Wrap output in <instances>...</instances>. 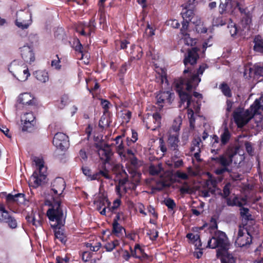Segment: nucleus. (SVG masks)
<instances>
[{
	"instance_id": "obj_1",
	"label": "nucleus",
	"mask_w": 263,
	"mask_h": 263,
	"mask_svg": "<svg viewBox=\"0 0 263 263\" xmlns=\"http://www.w3.org/2000/svg\"><path fill=\"white\" fill-rule=\"evenodd\" d=\"M197 51L198 49L195 47L187 50V54L183 60V63L186 67L183 71L184 75L174 82L176 91L179 95L181 101L180 106L186 102V105L184 107L185 108H188L191 102L193 101L190 91L195 89L198 86L201 81L199 76L202 74L206 68V65L203 64L199 67L197 73H192V69L188 66L189 65L193 66L196 64L199 58Z\"/></svg>"
},
{
	"instance_id": "obj_2",
	"label": "nucleus",
	"mask_w": 263,
	"mask_h": 263,
	"mask_svg": "<svg viewBox=\"0 0 263 263\" xmlns=\"http://www.w3.org/2000/svg\"><path fill=\"white\" fill-rule=\"evenodd\" d=\"M229 245L226 234L221 231H217L208 240L207 247L218 248L216 256L220 259L221 263H236V258L228 251Z\"/></svg>"
},
{
	"instance_id": "obj_3",
	"label": "nucleus",
	"mask_w": 263,
	"mask_h": 263,
	"mask_svg": "<svg viewBox=\"0 0 263 263\" xmlns=\"http://www.w3.org/2000/svg\"><path fill=\"white\" fill-rule=\"evenodd\" d=\"M245 157L243 155L238 154L237 150L234 147H229L223 154L216 157H212L211 160L221 166L215 171L217 175H222L226 171H230L229 166L233 162L237 165L238 168H240L244 164Z\"/></svg>"
},
{
	"instance_id": "obj_4",
	"label": "nucleus",
	"mask_w": 263,
	"mask_h": 263,
	"mask_svg": "<svg viewBox=\"0 0 263 263\" xmlns=\"http://www.w3.org/2000/svg\"><path fill=\"white\" fill-rule=\"evenodd\" d=\"M51 208L47 211V215L50 221L51 226L54 229V235L62 242L66 241L65 236L61 230L65 224L66 216L62 210L61 202L54 201Z\"/></svg>"
},
{
	"instance_id": "obj_5",
	"label": "nucleus",
	"mask_w": 263,
	"mask_h": 263,
	"mask_svg": "<svg viewBox=\"0 0 263 263\" xmlns=\"http://www.w3.org/2000/svg\"><path fill=\"white\" fill-rule=\"evenodd\" d=\"M263 111V97L256 99L248 109L237 108L233 112V118L239 127H242L247 124L257 114H260Z\"/></svg>"
},
{
	"instance_id": "obj_6",
	"label": "nucleus",
	"mask_w": 263,
	"mask_h": 263,
	"mask_svg": "<svg viewBox=\"0 0 263 263\" xmlns=\"http://www.w3.org/2000/svg\"><path fill=\"white\" fill-rule=\"evenodd\" d=\"M37 170L35 171L30 178L29 181L34 187H37L45 182L46 178L47 168L44 166L43 160L38 157L34 159Z\"/></svg>"
},
{
	"instance_id": "obj_7",
	"label": "nucleus",
	"mask_w": 263,
	"mask_h": 263,
	"mask_svg": "<svg viewBox=\"0 0 263 263\" xmlns=\"http://www.w3.org/2000/svg\"><path fill=\"white\" fill-rule=\"evenodd\" d=\"M9 70L20 81H26L30 76L26 65L22 62L13 61L9 66Z\"/></svg>"
},
{
	"instance_id": "obj_8",
	"label": "nucleus",
	"mask_w": 263,
	"mask_h": 263,
	"mask_svg": "<svg viewBox=\"0 0 263 263\" xmlns=\"http://www.w3.org/2000/svg\"><path fill=\"white\" fill-rule=\"evenodd\" d=\"M219 6V13L221 14L235 13L238 9L241 13H245V9L241 8L238 3L234 0H220Z\"/></svg>"
},
{
	"instance_id": "obj_9",
	"label": "nucleus",
	"mask_w": 263,
	"mask_h": 263,
	"mask_svg": "<svg viewBox=\"0 0 263 263\" xmlns=\"http://www.w3.org/2000/svg\"><path fill=\"white\" fill-rule=\"evenodd\" d=\"M252 242V236L247 228L239 227L235 245L239 247H243L249 245Z\"/></svg>"
},
{
	"instance_id": "obj_10",
	"label": "nucleus",
	"mask_w": 263,
	"mask_h": 263,
	"mask_svg": "<svg viewBox=\"0 0 263 263\" xmlns=\"http://www.w3.org/2000/svg\"><path fill=\"white\" fill-rule=\"evenodd\" d=\"M168 135L167 145L168 149L173 153V158H178L180 157V152L178 149L179 134L175 133L174 134Z\"/></svg>"
},
{
	"instance_id": "obj_11",
	"label": "nucleus",
	"mask_w": 263,
	"mask_h": 263,
	"mask_svg": "<svg viewBox=\"0 0 263 263\" xmlns=\"http://www.w3.org/2000/svg\"><path fill=\"white\" fill-rule=\"evenodd\" d=\"M53 145L61 151H65L69 146L68 137L62 133H57L53 139Z\"/></svg>"
},
{
	"instance_id": "obj_12",
	"label": "nucleus",
	"mask_w": 263,
	"mask_h": 263,
	"mask_svg": "<svg viewBox=\"0 0 263 263\" xmlns=\"http://www.w3.org/2000/svg\"><path fill=\"white\" fill-rule=\"evenodd\" d=\"M174 98V93L169 91L161 92L156 96L157 103L160 108L163 107V103L171 104Z\"/></svg>"
},
{
	"instance_id": "obj_13",
	"label": "nucleus",
	"mask_w": 263,
	"mask_h": 263,
	"mask_svg": "<svg viewBox=\"0 0 263 263\" xmlns=\"http://www.w3.org/2000/svg\"><path fill=\"white\" fill-rule=\"evenodd\" d=\"M65 187V182L62 178H57L52 182L51 190L55 194L61 195Z\"/></svg>"
},
{
	"instance_id": "obj_14",
	"label": "nucleus",
	"mask_w": 263,
	"mask_h": 263,
	"mask_svg": "<svg viewBox=\"0 0 263 263\" xmlns=\"http://www.w3.org/2000/svg\"><path fill=\"white\" fill-rule=\"evenodd\" d=\"M99 155L100 156V158L104 160L105 163H109L112 153L110 146L108 144H104L99 148Z\"/></svg>"
},
{
	"instance_id": "obj_15",
	"label": "nucleus",
	"mask_w": 263,
	"mask_h": 263,
	"mask_svg": "<svg viewBox=\"0 0 263 263\" xmlns=\"http://www.w3.org/2000/svg\"><path fill=\"white\" fill-rule=\"evenodd\" d=\"M22 58L26 62L31 63L34 61L35 58L32 49L28 46H24L21 48Z\"/></svg>"
},
{
	"instance_id": "obj_16",
	"label": "nucleus",
	"mask_w": 263,
	"mask_h": 263,
	"mask_svg": "<svg viewBox=\"0 0 263 263\" xmlns=\"http://www.w3.org/2000/svg\"><path fill=\"white\" fill-rule=\"evenodd\" d=\"M30 218H31V224L36 228L42 226L43 215L39 212L36 213L32 211L30 215H27L26 216V219L27 221H29Z\"/></svg>"
},
{
	"instance_id": "obj_17",
	"label": "nucleus",
	"mask_w": 263,
	"mask_h": 263,
	"mask_svg": "<svg viewBox=\"0 0 263 263\" xmlns=\"http://www.w3.org/2000/svg\"><path fill=\"white\" fill-rule=\"evenodd\" d=\"M18 101L25 105H33L35 104L34 97L30 93H23L20 95Z\"/></svg>"
},
{
	"instance_id": "obj_18",
	"label": "nucleus",
	"mask_w": 263,
	"mask_h": 263,
	"mask_svg": "<svg viewBox=\"0 0 263 263\" xmlns=\"http://www.w3.org/2000/svg\"><path fill=\"white\" fill-rule=\"evenodd\" d=\"M217 180L211 177L209 179L206 180L203 187L209 190L211 194H215L216 189L219 190L217 188Z\"/></svg>"
},
{
	"instance_id": "obj_19",
	"label": "nucleus",
	"mask_w": 263,
	"mask_h": 263,
	"mask_svg": "<svg viewBox=\"0 0 263 263\" xmlns=\"http://www.w3.org/2000/svg\"><path fill=\"white\" fill-rule=\"evenodd\" d=\"M185 9V11L182 12L181 14L184 21H187L189 22L191 21L194 16V12L193 9L194 6H189L187 4L182 5Z\"/></svg>"
},
{
	"instance_id": "obj_20",
	"label": "nucleus",
	"mask_w": 263,
	"mask_h": 263,
	"mask_svg": "<svg viewBox=\"0 0 263 263\" xmlns=\"http://www.w3.org/2000/svg\"><path fill=\"white\" fill-rule=\"evenodd\" d=\"M151 120H152L154 125H152L151 123L152 122L150 121V122L146 124L147 128H151L152 130H155L157 127L160 126L161 123V116L159 115V114H158V112L154 114Z\"/></svg>"
},
{
	"instance_id": "obj_21",
	"label": "nucleus",
	"mask_w": 263,
	"mask_h": 263,
	"mask_svg": "<svg viewBox=\"0 0 263 263\" xmlns=\"http://www.w3.org/2000/svg\"><path fill=\"white\" fill-rule=\"evenodd\" d=\"M231 137V134L227 128H224L223 132L220 135V146H223L227 144Z\"/></svg>"
},
{
	"instance_id": "obj_22",
	"label": "nucleus",
	"mask_w": 263,
	"mask_h": 263,
	"mask_svg": "<svg viewBox=\"0 0 263 263\" xmlns=\"http://www.w3.org/2000/svg\"><path fill=\"white\" fill-rule=\"evenodd\" d=\"M34 74L36 79L42 83H45L48 81V74L45 70H37L35 71Z\"/></svg>"
},
{
	"instance_id": "obj_23",
	"label": "nucleus",
	"mask_w": 263,
	"mask_h": 263,
	"mask_svg": "<svg viewBox=\"0 0 263 263\" xmlns=\"http://www.w3.org/2000/svg\"><path fill=\"white\" fill-rule=\"evenodd\" d=\"M132 256L138 258L145 259L147 257V255L144 253L143 250L140 247L139 245H136L135 247V251H132Z\"/></svg>"
},
{
	"instance_id": "obj_24",
	"label": "nucleus",
	"mask_w": 263,
	"mask_h": 263,
	"mask_svg": "<svg viewBox=\"0 0 263 263\" xmlns=\"http://www.w3.org/2000/svg\"><path fill=\"white\" fill-rule=\"evenodd\" d=\"M7 224L11 229H14L17 227V221L16 219L13 216V214L11 213L7 217L6 219L3 222Z\"/></svg>"
},
{
	"instance_id": "obj_25",
	"label": "nucleus",
	"mask_w": 263,
	"mask_h": 263,
	"mask_svg": "<svg viewBox=\"0 0 263 263\" xmlns=\"http://www.w3.org/2000/svg\"><path fill=\"white\" fill-rule=\"evenodd\" d=\"M254 49L257 52L263 53V40L260 36H256L254 40Z\"/></svg>"
},
{
	"instance_id": "obj_26",
	"label": "nucleus",
	"mask_w": 263,
	"mask_h": 263,
	"mask_svg": "<svg viewBox=\"0 0 263 263\" xmlns=\"http://www.w3.org/2000/svg\"><path fill=\"white\" fill-rule=\"evenodd\" d=\"M100 176H103L104 178L107 179H111V177L108 174L107 170L100 171L99 172L96 173L92 175V177H91V180H98L100 178Z\"/></svg>"
},
{
	"instance_id": "obj_27",
	"label": "nucleus",
	"mask_w": 263,
	"mask_h": 263,
	"mask_svg": "<svg viewBox=\"0 0 263 263\" xmlns=\"http://www.w3.org/2000/svg\"><path fill=\"white\" fill-rule=\"evenodd\" d=\"M31 15L28 12H25L20 10L16 13V19L18 21H31Z\"/></svg>"
},
{
	"instance_id": "obj_28",
	"label": "nucleus",
	"mask_w": 263,
	"mask_h": 263,
	"mask_svg": "<svg viewBox=\"0 0 263 263\" xmlns=\"http://www.w3.org/2000/svg\"><path fill=\"white\" fill-rule=\"evenodd\" d=\"M181 124V120L178 119V120H175L172 127L168 131L167 134H173L175 133L179 134L180 130V125Z\"/></svg>"
},
{
	"instance_id": "obj_29",
	"label": "nucleus",
	"mask_w": 263,
	"mask_h": 263,
	"mask_svg": "<svg viewBox=\"0 0 263 263\" xmlns=\"http://www.w3.org/2000/svg\"><path fill=\"white\" fill-rule=\"evenodd\" d=\"M113 233L115 234L116 236L119 237L120 236V234L122 233V231H125V229L121 226L118 222H117V220L114 221L113 224Z\"/></svg>"
},
{
	"instance_id": "obj_30",
	"label": "nucleus",
	"mask_w": 263,
	"mask_h": 263,
	"mask_svg": "<svg viewBox=\"0 0 263 263\" xmlns=\"http://www.w3.org/2000/svg\"><path fill=\"white\" fill-rule=\"evenodd\" d=\"M10 213L5 209L3 204H0V222L3 223Z\"/></svg>"
},
{
	"instance_id": "obj_31",
	"label": "nucleus",
	"mask_w": 263,
	"mask_h": 263,
	"mask_svg": "<svg viewBox=\"0 0 263 263\" xmlns=\"http://www.w3.org/2000/svg\"><path fill=\"white\" fill-rule=\"evenodd\" d=\"M193 146L191 147V151H198V152H200V148L202 146L201 144V140L200 137H198L195 138L193 142Z\"/></svg>"
},
{
	"instance_id": "obj_32",
	"label": "nucleus",
	"mask_w": 263,
	"mask_h": 263,
	"mask_svg": "<svg viewBox=\"0 0 263 263\" xmlns=\"http://www.w3.org/2000/svg\"><path fill=\"white\" fill-rule=\"evenodd\" d=\"M240 214L241 217L247 220H252V215L249 212V210L246 208L240 209Z\"/></svg>"
},
{
	"instance_id": "obj_33",
	"label": "nucleus",
	"mask_w": 263,
	"mask_h": 263,
	"mask_svg": "<svg viewBox=\"0 0 263 263\" xmlns=\"http://www.w3.org/2000/svg\"><path fill=\"white\" fill-rule=\"evenodd\" d=\"M119 245V241L118 240H115L106 243L104 248L108 252L112 251L117 246Z\"/></svg>"
},
{
	"instance_id": "obj_34",
	"label": "nucleus",
	"mask_w": 263,
	"mask_h": 263,
	"mask_svg": "<svg viewBox=\"0 0 263 263\" xmlns=\"http://www.w3.org/2000/svg\"><path fill=\"white\" fill-rule=\"evenodd\" d=\"M162 170V164L159 163L156 165H151L149 167V172L153 175H158Z\"/></svg>"
},
{
	"instance_id": "obj_35",
	"label": "nucleus",
	"mask_w": 263,
	"mask_h": 263,
	"mask_svg": "<svg viewBox=\"0 0 263 263\" xmlns=\"http://www.w3.org/2000/svg\"><path fill=\"white\" fill-rule=\"evenodd\" d=\"M35 125V122H24L23 125L22 127V130L24 132H31L34 126Z\"/></svg>"
},
{
	"instance_id": "obj_36",
	"label": "nucleus",
	"mask_w": 263,
	"mask_h": 263,
	"mask_svg": "<svg viewBox=\"0 0 263 263\" xmlns=\"http://www.w3.org/2000/svg\"><path fill=\"white\" fill-rule=\"evenodd\" d=\"M232 185L230 183H227L223 188V193L220 195L224 198H228L231 193Z\"/></svg>"
},
{
	"instance_id": "obj_37",
	"label": "nucleus",
	"mask_w": 263,
	"mask_h": 263,
	"mask_svg": "<svg viewBox=\"0 0 263 263\" xmlns=\"http://www.w3.org/2000/svg\"><path fill=\"white\" fill-rule=\"evenodd\" d=\"M97 205V209L98 211H101V209L103 208L106 205L109 206L110 202H108V199L105 198H102L99 201L96 202Z\"/></svg>"
},
{
	"instance_id": "obj_38",
	"label": "nucleus",
	"mask_w": 263,
	"mask_h": 263,
	"mask_svg": "<svg viewBox=\"0 0 263 263\" xmlns=\"http://www.w3.org/2000/svg\"><path fill=\"white\" fill-rule=\"evenodd\" d=\"M186 237L191 240L194 241L195 242V246H200V240L199 235L198 234L194 235L192 233H189L186 235Z\"/></svg>"
},
{
	"instance_id": "obj_39",
	"label": "nucleus",
	"mask_w": 263,
	"mask_h": 263,
	"mask_svg": "<svg viewBox=\"0 0 263 263\" xmlns=\"http://www.w3.org/2000/svg\"><path fill=\"white\" fill-rule=\"evenodd\" d=\"M35 117L32 112H26L22 118V122H35L34 121Z\"/></svg>"
},
{
	"instance_id": "obj_40",
	"label": "nucleus",
	"mask_w": 263,
	"mask_h": 263,
	"mask_svg": "<svg viewBox=\"0 0 263 263\" xmlns=\"http://www.w3.org/2000/svg\"><path fill=\"white\" fill-rule=\"evenodd\" d=\"M24 197V194L18 193L13 195L12 194H9L6 195V200L8 202H14V200L17 198H22L23 199Z\"/></svg>"
},
{
	"instance_id": "obj_41",
	"label": "nucleus",
	"mask_w": 263,
	"mask_h": 263,
	"mask_svg": "<svg viewBox=\"0 0 263 263\" xmlns=\"http://www.w3.org/2000/svg\"><path fill=\"white\" fill-rule=\"evenodd\" d=\"M108 118L106 116H102L99 121V126L101 128H105L109 126Z\"/></svg>"
},
{
	"instance_id": "obj_42",
	"label": "nucleus",
	"mask_w": 263,
	"mask_h": 263,
	"mask_svg": "<svg viewBox=\"0 0 263 263\" xmlns=\"http://www.w3.org/2000/svg\"><path fill=\"white\" fill-rule=\"evenodd\" d=\"M16 25L23 29H27L29 25L30 24V21H18L16 20L15 21Z\"/></svg>"
},
{
	"instance_id": "obj_43",
	"label": "nucleus",
	"mask_w": 263,
	"mask_h": 263,
	"mask_svg": "<svg viewBox=\"0 0 263 263\" xmlns=\"http://www.w3.org/2000/svg\"><path fill=\"white\" fill-rule=\"evenodd\" d=\"M220 89L222 93L227 97H231V90L227 84L223 83L220 86Z\"/></svg>"
},
{
	"instance_id": "obj_44",
	"label": "nucleus",
	"mask_w": 263,
	"mask_h": 263,
	"mask_svg": "<svg viewBox=\"0 0 263 263\" xmlns=\"http://www.w3.org/2000/svg\"><path fill=\"white\" fill-rule=\"evenodd\" d=\"M119 173L123 178L119 180V185L123 186L128 181V178L126 177L127 174L125 170L122 169H121V171Z\"/></svg>"
},
{
	"instance_id": "obj_45",
	"label": "nucleus",
	"mask_w": 263,
	"mask_h": 263,
	"mask_svg": "<svg viewBox=\"0 0 263 263\" xmlns=\"http://www.w3.org/2000/svg\"><path fill=\"white\" fill-rule=\"evenodd\" d=\"M74 44H76V45L75 46V50L77 51H79L80 53H81V60L84 59V57L86 54V53H84L83 52V51L82 50L83 47L81 44L80 43V41L77 40L76 42Z\"/></svg>"
},
{
	"instance_id": "obj_46",
	"label": "nucleus",
	"mask_w": 263,
	"mask_h": 263,
	"mask_svg": "<svg viewBox=\"0 0 263 263\" xmlns=\"http://www.w3.org/2000/svg\"><path fill=\"white\" fill-rule=\"evenodd\" d=\"M230 171H226V172H228L230 174V177L234 181L241 180V175L236 172H234L232 171V169L229 168Z\"/></svg>"
},
{
	"instance_id": "obj_47",
	"label": "nucleus",
	"mask_w": 263,
	"mask_h": 263,
	"mask_svg": "<svg viewBox=\"0 0 263 263\" xmlns=\"http://www.w3.org/2000/svg\"><path fill=\"white\" fill-rule=\"evenodd\" d=\"M189 22L187 21H183L182 22V28L180 29V32L183 36H186L187 35L186 30L189 26Z\"/></svg>"
},
{
	"instance_id": "obj_48",
	"label": "nucleus",
	"mask_w": 263,
	"mask_h": 263,
	"mask_svg": "<svg viewBox=\"0 0 263 263\" xmlns=\"http://www.w3.org/2000/svg\"><path fill=\"white\" fill-rule=\"evenodd\" d=\"M163 202L168 209L173 210L175 207H176V204L174 201L171 198L165 199Z\"/></svg>"
},
{
	"instance_id": "obj_49",
	"label": "nucleus",
	"mask_w": 263,
	"mask_h": 263,
	"mask_svg": "<svg viewBox=\"0 0 263 263\" xmlns=\"http://www.w3.org/2000/svg\"><path fill=\"white\" fill-rule=\"evenodd\" d=\"M212 24L215 26H222L225 24V21L221 17H218L213 19Z\"/></svg>"
},
{
	"instance_id": "obj_50",
	"label": "nucleus",
	"mask_w": 263,
	"mask_h": 263,
	"mask_svg": "<svg viewBox=\"0 0 263 263\" xmlns=\"http://www.w3.org/2000/svg\"><path fill=\"white\" fill-rule=\"evenodd\" d=\"M181 41L187 45L193 46V44L195 43V41L193 40L190 37H189L188 34L187 36H183V37L182 38Z\"/></svg>"
},
{
	"instance_id": "obj_51",
	"label": "nucleus",
	"mask_w": 263,
	"mask_h": 263,
	"mask_svg": "<svg viewBox=\"0 0 263 263\" xmlns=\"http://www.w3.org/2000/svg\"><path fill=\"white\" fill-rule=\"evenodd\" d=\"M89 28L88 34L90 35L91 32L94 31L96 28V24L95 19H91L90 20L89 24L87 26Z\"/></svg>"
},
{
	"instance_id": "obj_52",
	"label": "nucleus",
	"mask_w": 263,
	"mask_h": 263,
	"mask_svg": "<svg viewBox=\"0 0 263 263\" xmlns=\"http://www.w3.org/2000/svg\"><path fill=\"white\" fill-rule=\"evenodd\" d=\"M228 29L231 36H234L237 32V29L235 24H230L228 26Z\"/></svg>"
},
{
	"instance_id": "obj_53",
	"label": "nucleus",
	"mask_w": 263,
	"mask_h": 263,
	"mask_svg": "<svg viewBox=\"0 0 263 263\" xmlns=\"http://www.w3.org/2000/svg\"><path fill=\"white\" fill-rule=\"evenodd\" d=\"M254 73L256 76L263 77V67L255 65L254 66Z\"/></svg>"
},
{
	"instance_id": "obj_54",
	"label": "nucleus",
	"mask_w": 263,
	"mask_h": 263,
	"mask_svg": "<svg viewBox=\"0 0 263 263\" xmlns=\"http://www.w3.org/2000/svg\"><path fill=\"white\" fill-rule=\"evenodd\" d=\"M117 150L118 153L121 157H123L124 158H126V155L124 153L123 145L122 144V141L119 144V145L117 146Z\"/></svg>"
},
{
	"instance_id": "obj_55",
	"label": "nucleus",
	"mask_w": 263,
	"mask_h": 263,
	"mask_svg": "<svg viewBox=\"0 0 263 263\" xmlns=\"http://www.w3.org/2000/svg\"><path fill=\"white\" fill-rule=\"evenodd\" d=\"M166 23L167 25L171 26L174 28H178L180 26L179 23L176 20H169L167 21Z\"/></svg>"
},
{
	"instance_id": "obj_56",
	"label": "nucleus",
	"mask_w": 263,
	"mask_h": 263,
	"mask_svg": "<svg viewBox=\"0 0 263 263\" xmlns=\"http://www.w3.org/2000/svg\"><path fill=\"white\" fill-rule=\"evenodd\" d=\"M227 201V204L228 206H233L236 205V202L238 198L237 197H235L233 199H231L230 198H225Z\"/></svg>"
},
{
	"instance_id": "obj_57",
	"label": "nucleus",
	"mask_w": 263,
	"mask_h": 263,
	"mask_svg": "<svg viewBox=\"0 0 263 263\" xmlns=\"http://www.w3.org/2000/svg\"><path fill=\"white\" fill-rule=\"evenodd\" d=\"M0 130L7 137L10 138L11 136L9 134V129L4 125H0Z\"/></svg>"
},
{
	"instance_id": "obj_58",
	"label": "nucleus",
	"mask_w": 263,
	"mask_h": 263,
	"mask_svg": "<svg viewBox=\"0 0 263 263\" xmlns=\"http://www.w3.org/2000/svg\"><path fill=\"white\" fill-rule=\"evenodd\" d=\"M121 201L120 199H117L114 201L113 203V205L111 207L108 208V211L112 212L113 211L116 210L120 204Z\"/></svg>"
},
{
	"instance_id": "obj_59",
	"label": "nucleus",
	"mask_w": 263,
	"mask_h": 263,
	"mask_svg": "<svg viewBox=\"0 0 263 263\" xmlns=\"http://www.w3.org/2000/svg\"><path fill=\"white\" fill-rule=\"evenodd\" d=\"M251 18L248 16H246L242 18L241 24L243 26V27L246 28L250 23H251Z\"/></svg>"
},
{
	"instance_id": "obj_60",
	"label": "nucleus",
	"mask_w": 263,
	"mask_h": 263,
	"mask_svg": "<svg viewBox=\"0 0 263 263\" xmlns=\"http://www.w3.org/2000/svg\"><path fill=\"white\" fill-rule=\"evenodd\" d=\"M160 146L159 147L160 150L163 153H165L167 151L166 146L165 145L164 140L162 138L159 139Z\"/></svg>"
},
{
	"instance_id": "obj_61",
	"label": "nucleus",
	"mask_w": 263,
	"mask_h": 263,
	"mask_svg": "<svg viewBox=\"0 0 263 263\" xmlns=\"http://www.w3.org/2000/svg\"><path fill=\"white\" fill-rule=\"evenodd\" d=\"M145 33L148 36H152L155 34L154 30L152 27H150V25L149 24H147V28L145 30Z\"/></svg>"
},
{
	"instance_id": "obj_62",
	"label": "nucleus",
	"mask_w": 263,
	"mask_h": 263,
	"mask_svg": "<svg viewBox=\"0 0 263 263\" xmlns=\"http://www.w3.org/2000/svg\"><path fill=\"white\" fill-rule=\"evenodd\" d=\"M57 58V60H54L52 61L51 62V66L52 67H54L56 69H60V65H59L60 63V60L58 56V55H56Z\"/></svg>"
},
{
	"instance_id": "obj_63",
	"label": "nucleus",
	"mask_w": 263,
	"mask_h": 263,
	"mask_svg": "<svg viewBox=\"0 0 263 263\" xmlns=\"http://www.w3.org/2000/svg\"><path fill=\"white\" fill-rule=\"evenodd\" d=\"M147 234L149 235V238L152 240L155 239L158 236V232L157 231H149V233H148Z\"/></svg>"
},
{
	"instance_id": "obj_64",
	"label": "nucleus",
	"mask_w": 263,
	"mask_h": 263,
	"mask_svg": "<svg viewBox=\"0 0 263 263\" xmlns=\"http://www.w3.org/2000/svg\"><path fill=\"white\" fill-rule=\"evenodd\" d=\"M91 257V254L88 252H85L82 255V260L85 262L88 261L89 259Z\"/></svg>"
}]
</instances>
